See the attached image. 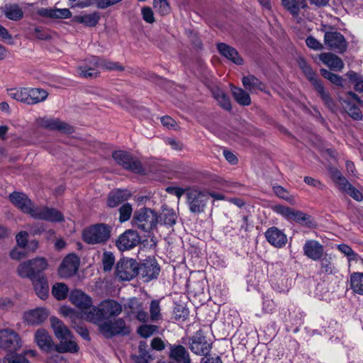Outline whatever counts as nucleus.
Instances as JSON below:
<instances>
[{
	"instance_id": "f257e3e1",
	"label": "nucleus",
	"mask_w": 363,
	"mask_h": 363,
	"mask_svg": "<svg viewBox=\"0 0 363 363\" xmlns=\"http://www.w3.org/2000/svg\"><path fill=\"white\" fill-rule=\"evenodd\" d=\"M23 341L12 328L0 329V348L6 352L4 363H23Z\"/></svg>"
},
{
	"instance_id": "f03ea898",
	"label": "nucleus",
	"mask_w": 363,
	"mask_h": 363,
	"mask_svg": "<svg viewBox=\"0 0 363 363\" xmlns=\"http://www.w3.org/2000/svg\"><path fill=\"white\" fill-rule=\"evenodd\" d=\"M69 300L77 308L79 311L77 312L67 306H62L60 309V313L70 320H74V318H79V319L88 321L87 316L92 315V308L94 307L92 305L91 298L82 291L74 289L69 293Z\"/></svg>"
},
{
	"instance_id": "7ed1b4c3",
	"label": "nucleus",
	"mask_w": 363,
	"mask_h": 363,
	"mask_svg": "<svg viewBox=\"0 0 363 363\" xmlns=\"http://www.w3.org/2000/svg\"><path fill=\"white\" fill-rule=\"evenodd\" d=\"M122 311V306L117 301L107 299L103 301L99 306L92 308V315L87 316L88 321L99 324L106 318L117 316Z\"/></svg>"
},
{
	"instance_id": "20e7f679",
	"label": "nucleus",
	"mask_w": 363,
	"mask_h": 363,
	"mask_svg": "<svg viewBox=\"0 0 363 363\" xmlns=\"http://www.w3.org/2000/svg\"><path fill=\"white\" fill-rule=\"evenodd\" d=\"M30 214L33 218L50 222H59L63 220L62 214L55 208L35 207L32 201L24 196V213Z\"/></svg>"
},
{
	"instance_id": "39448f33",
	"label": "nucleus",
	"mask_w": 363,
	"mask_h": 363,
	"mask_svg": "<svg viewBox=\"0 0 363 363\" xmlns=\"http://www.w3.org/2000/svg\"><path fill=\"white\" fill-rule=\"evenodd\" d=\"M111 233V227L104 223L90 225L83 230V240L88 244L96 245L106 242Z\"/></svg>"
},
{
	"instance_id": "423d86ee",
	"label": "nucleus",
	"mask_w": 363,
	"mask_h": 363,
	"mask_svg": "<svg viewBox=\"0 0 363 363\" xmlns=\"http://www.w3.org/2000/svg\"><path fill=\"white\" fill-rule=\"evenodd\" d=\"M158 214L151 208H142L133 215V223L145 232L155 230L159 224Z\"/></svg>"
},
{
	"instance_id": "0eeeda50",
	"label": "nucleus",
	"mask_w": 363,
	"mask_h": 363,
	"mask_svg": "<svg viewBox=\"0 0 363 363\" xmlns=\"http://www.w3.org/2000/svg\"><path fill=\"white\" fill-rule=\"evenodd\" d=\"M297 62L300 69L302 70V72H303L306 78L308 79V81H310L311 83L313 84L315 89L319 94L320 96L321 97L322 100L324 101L325 105H327L330 108L332 107L333 100L330 96L329 94L325 90L320 80L316 77L315 72L307 64V62L303 57H299L297 59Z\"/></svg>"
},
{
	"instance_id": "6e6552de",
	"label": "nucleus",
	"mask_w": 363,
	"mask_h": 363,
	"mask_svg": "<svg viewBox=\"0 0 363 363\" xmlns=\"http://www.w3.org/2000/svg\"><path fill=\"white\" fill-rule=\"evenodd\" d=\"M297 62L300 69L302 70V72H303L306 78L308 79V81H310L311 83L313 84L315 89L319 94L320 96L321 97L322 100L324 101L325 105H327L330 108L332 107L333 100L330 96L329 94L325 90L320 80L316 77L315 72L307 64V62L303 57H299L297 59Z\"/></svg>"
},
{
	"instance_id": "1a4fd4ad",
	"label": "nucleus",
	"mask_w": 363,
	"mask_h": 363,
	"mask_svg": "<svg viewBox=\"0 0 363 363\" xmlns=\"http://www.w3.org/2000/svg\"><path fill=\"white\" fill-rule=\"evenodd\" d=\"M208 200V192L199 189H188L186 203L191 213H201L204 211Z\"/></svg>"
},
{
	"instance_id": "9d476101",
	"label": "nucleus",
	"mask_w": 363,
	"mask_h": 363,
	"mask_svg": "<svg viewBox=\"0 0 363 363\" xmlns=\"http://www.w3.org/2000/svg\"><path fill=\"white\" fill-rule=\"evenodd\" d=\"M138 272V264L133 259H121L116 264V276L122 281L133 279Z\"/></svg>"
},
{
	"instance_id": "9b49d317",
	"label": "nucleus",
	"mask_w": 363,
	"mask_h": 363,
	"mask_svg": "<svg viewBox=\"0 0 363 363\" xmlns=\"http://www.w3.org/2000/svg\"><path fill=\"white\" fill-rule=\"evenodd\" d=\"M99 331L106 337H111L118 334H127L129 332L128 328L122 318H118L113 321L108 320L97 324Z\"/></svg>"
},
{
	"instance_id": "f8f14e48",
	"label": "nucleus",
	"mask_w": 363,
	"mask_h": 363,
	"mask_svg": "<svg viewBox=\"0 0 363 363\" xmlns=\"http://www.w3.org/2000/svg\"><path fill=\"white\" fill-rule=\"evenodd\" d=\"M113 158L125 169L136 173H140L143 171L141 163L138 160L133 159L129 153L125 151H115L113 153Z\"/></svg>"
},
{
	"instance_id": "ddd939ff",
	"label": "nucleus",
	"mask_w": 363,
	"mask_h": 363,
	"mask_svg": "<svg viewBox=\"0 0 363 363\" xmlns=\"http://www.w3.org/2000/svg\"><path fill=\"white\" fill-rule=\"evenodd\" d=\"M140 237L133 230H127L121 234L116 242V245L120 251L128 250L140 243Z\"/></svg>"
},
{
	"instance_id": "4468645a",
	"label": "nucleus",
	"mask_w": 363,
	"mask_h": 363,
	"mask_svg": "<svg viewBox=\"0 0 363 363\" xmlns=\"http://www.w3.org/2000/svg\"><path fill=\"white\" fill-rule=\"evenodd\" d=\"M79 266V258L75 254L67 255L59 267V274L62 278L69 277L78 270Z\"/></svg>"
},
{
	"instance_id": "2eb2a0df",
	"label": "nucleus",
	"mask_w": 363,
	"mask_h": 363,
	"mask_svg": "<svg viewBox=\"0 0 363 363\" xmlns=\"http://www.w3.org/2000/svg\"><path fill=\"white\" fill-rule=\"evenodd\" d=\"M190 349L191 350L198 355H206L211 350V346L202 335L201 333L197 332L190 340Z\"/></svg>"
},
{
	"instance_id": "dca6fc26",
	"label": "nucleus",
	"mask_w": 363,
	"mask_h": 363,
	"mask_svg": "<svg viewBox=\"0 0 363 363\" xmlns=\"http://www.w3.org/2000/svg\"><path fill=\"white\" fill-rule=\"evenodd\" d=\"M48 267V262L45 258L39 257L24 263V269L27 277L32 279L33 276L44 277L43 272Z\"/></svg>"
},
{
	"instance_id": "f3484780",
	"label": "nucleus",
	"mask_w": 363,
	"mask_h": 363,
	"mask_svg": "<svg viewBox=\"0 0 363 363\" xmlns=\"http://www.w3.org/2000/svg\"><path fill=\"white\" fill-rule=\"evenodd\" d=\"M38 125L40 127L51 130H58L63 133H71L72 128L67 123L55 118H40L37 121Z\"/></svg>"
},
{
	"instance_id": "a211bd4d",
	"label": "nucleus",
	"mask_w": 363,
	"mask_h": 363,
	"mask_svg": "<svg viewBox=\"0 0 363 363\" xmlns=\"http://www.w3.org/2000/svg\"><path fill=\"white\" fill-rule=\"evenodd\" d=\"M284 9L298 22L301 15L308 8L306 0H281Z\"/></svg>"
},
{
	"instance_id": "6ab92c4d",
	"label": "nucleus",
	"mask_w": 363,
	"mask_h": 363,
	"mask_svg": "<svg viewBox=\"0 0 363 363\" xmlns=\"http://www.w3.org/2000/svg\"><path fill=\"white\" fill-rule=\"evenodd\" d=\"M303 250L304 255L314 261L320 259L324 252L323 245L314 240H306Z\"/></svg>"
},
{
	"instance_id": "aec40b11",
	"label": "nucleus",
	"mask_w": 363,
	"mask_h": 363,
	"mask_svg": "<svg viewBox=\"0 0 363 363\" xmlns=\"http://www.w3.org/2000/svg\"><path fill=\"white\" fill-rule=\"evenodd\" d=\"M267 240L272 246L281 248L287 242V237L284 231L277 227H271L265 232Z\"/></svg>"
},
{
	"instance_id": "412c9836",
	"label": "nucleus",
	"mask_w": 363,
	"mask_h": 363,
	"mask_svg": "<svg viewBox=\"0 0 363 363\" xmlns=\"http://www.w3.org/2000/svg\"><path fill=\"white\" fill-rule=\"evenodd\" d=\"M272 210L277 214L281 215L285 219L294 221L297 223L301 222V218L304 215V212L289 208L282 205H275L272 206Z\"/></svg>"
},
{
	"instance_id": "4be33fe9",
	"label": "nucleus",
	"mask_w": 363,
	"mask_h": 363,
	"mask_svg": "<svg viewBox=\"0 0 363 363\" xmlns=\"http://www.w3.org/2000/svg\"><path fill=\"white\" fill-rule=\"evenodd\" d=\"M56 351L60 353L69 352L77 353L79 347L76 342L72 334L59 340V343L55 347Z\"/></svg>"
},
{
	"instance_id": "5701e85b",
	"label": "nucleus",
	"mask_w": 363,
	"mask_h": 363,
	"mask_svg": "<svg viewBox=\"0 0 363 363\" xmlns=\"http://www.w3.org/2000/svg\"><path fill=\"white\" fill-rule=\"evenodd\" d=\"M38 13L45 18H69L72 13L68 9H53V8H40L38 10Z\"/></svg>"
},
{
	"instance_id": "b1692460",
	"label": "nucleus",
	"mask_w": 363,
	"mask_h": 363,
	"mask_svg": "<svg viewBox=\"0 0 363 363\" xmlns=\"http://www.w3.org/2000/svg\"><path fill=\"white\" fill-rule=\"evenodd\" d=\"M139 270L146 281L156 278L160 272V267L154 259L145 260L140 267Z\"/></svg>"
},
{
	"instance_id": "393cba45",
	"label": "nucleus",
	"mask_w": 363,
	"mask_h": 363,
	"mask_svg": "<svg viewBox=\"0 0 363 363\" xmlns=\"http://www.w3.org/2000/svg\"><path fill=\"white\" fill-rule=\"evenodd\" d=\"M127 307L130 309V313L134 314L139 321L145 323L148 320L147 313L145 311L142 303L137 298L129 299Z\"/></svg>"
},
{
	"instance_id": "a878e982",
	"label": "nucleus",
	"mask_w": 363,
	"mask_h": 363,
	"mask_svg": "<svg viewBox=\"0 0 363 363\" xmlns=\"http://www.w3.org/2000/svg\"><path fill=\"white\" fill-rule=\"evenodd\" d=\"M318 57L324 65L334 71H340L344 67L342 60L333 53H321Z\"/></svg>"
},
{
	"instance_id": "bb28decb",
	"label": "nucleus",
	"mask_w": 363,
	"mask_h": 363,
	"mask_svg": "<svg viewBox=\"0 0 363 363\" xmlns=\"http://www.w3.org/2000/svg\"><path fill=\"white\" fill-rule=\"evenodd\" d=\"M33 284L34 289L38 296L41 299H45L49 293V286L47 278L44 277L33 276L30 279Z\"/></svg>"
},
{
	"instance_id": "cd10ccee",
	"label": "nucleus",
	"mask_w": 363,
	"mask_h": 363,
	"mask_svg": "<svg viewBox=\"0 0 363 363\" xmlns=\"http://www.w3.org/2000/svg\"><path fill=\"white\" fill-rule=\"evenodd\" d=\"M35 340L38 347L45 351L50 350L53 344L52 337L44 329H39L36 331Z\"/></svg>"
},
{
	"instance_id": "c85d7f7f",
	"label": "nucleus",
	"mask_w": 363,
	"mask_h": 363,
	"mask_svg": "<svg viewBox=\"0 0 363 363\" xmlns=\"http://www.w3.org/2000/svg\"><path fill=\"white\" fill-rule=\"evenodd\" d=\"M169 357L176 363H190L191 361L188 352L182 345L172 347Z\"/></svg>"
},
{
	"instance_id": "c756f323",
	"label": "nucleus",
	"mask_w": 363,
	"mask_h": 363,
	"mask_svg": "<svg viewBox=\"0 0 363 363\" xmlns=\"http://www.w3.org/2000/svg\"><path fill=\"white\" fill-rule=\"evenodd\" d=\"M50 321L54 334L58 340L72 334L68 328L57 318L52 316Z\"/></svg>"
},
{
	"instance_id": "7c9ffc66",
	"label": "nucleus",
	"mask_w": 363,
	"mask_h": 363,
	"mask_svg": "<svg viewBox=\"0 0 363 363\" xmlns=\"http://www.w3.org/2000/svg\"><path fill=\"white\" fill-rule=\"evenodd\" d=\"M24 102L28 104H35L45 101L48 97V93L45 90L41 89H30L26 93Z\"/></svg>"
},
{
	"instance_id": "2f4dec72",
	"label": "nucleus",
	"mask_w": 363,
	"mask_h": 363,
	"mask_svg": "<svg viewBox=\"0 0 363 363\" xmlns=\"http://www.w3.org/2000/svg\"><path fill=\"white\" fill-rule=\"evenodd\" d=\"M130 196V194L128 190L118 189L111 191L108 198V206L111 208L116 207L123 201L128 200Z\"/></svg>"
},
{
	"instance_id": "473e14b6",
	"label": "nucleus",
	"mask_w": 363,
	"mask_h": 363,
	"mask_svg": "<svg viewBox=\"0 0 363 363\" xmlns=\"http://www.w3.org/2000/svg\"><path fill=\"white\" fill-rule=\"evenodd\" d=\"M94 57H91L90 65H84L77 68V72L78 76L86 79L95 78L98 76L99 72L97 68L99 67L95 65Z\"/></svg>"
},
{
	"instance_id": "72a5a7b5",
	"label": "nucleus",
	"mask_w": 363,
	"mask_h": 363,
	"mask_svg": "<svg viewBox=\"0 0 363 363\" xmlns=\"http://www.w3.org/2000/svg\"><path fill=\"white\" fill-rule=\"evenodd\" d=\"M242 84L251 93L264 89V84L253 75H248L242 78Z\"/></svg>"
},
{
	"instance_id": "f704fd0d",
	"label": "nucleus",
	"mask_w": 363,
	"mask_h": 363,
	"mask_svg": "<svg viewBox=\"0 0 363 363\" xmlns=\"http://www.w3.org/2000/svg\"><path fill=\"white\" fill-rule=\"evenodd\" d=\"M48 314L44 308H36L28 313L26 315V319L28 323L35 325L39 324L44 321Z\"/></svg>"
},
{
	"instance_id": "c9c22d12",
	"label": "nucleus",
	"mask_w": 363,
	"mask_h": 363,
	"mask_svg": "<svg viewBox=\"0 0 363 363\" xmlns=\"http://www.w3.org/2000/svg\"><path fill=\"white\" fill-rule=\"evenodd\" d=\"M220 53L237 65L243 62L242 58L239 55L238 52L234 47H218Z\"/></svg>"
},
{
	"instance_id": "e433bc0d",
	"label": "nucleus",
	"mask_w": 363,
	"mask_h": 363,
	"mask_svg": "<svg viewBox=\"0 0 363 363\" xmlns=\"http://www.w3.org/2000/svg\"><path fill=\"white\" fill-rule=\"evenodd\" d=\"M350 288L359 295L363 296V272H353L350 275Z\"/></svg>"
},
{
	"instance_id": "4c0bfd02",
	"label": "nucleus",
	"mask_w": 363,
	"mask_h": 363,
	"mask_svg": "<svg viewBox=\"0 0 363 363\" xmlns=\"http://www.w3.org/2000/svg\"><path fill=\"white\" fill-rule=\"evenodd\" d=\"M159 216V221L160 224L173 225L176 223L177 214L173 209L168 208H163Z\"/></svg>"
},
{
	"instance_id": "58836bf2",
	"label": "nucleus",
	"mask_w": 363,
	"mask_h": 363,
	"mask_svg": "<svg viewBox=\"0 0 363 363\" xmlns=\"http://www.w3.org/2000/svg\"><path fill=\"white\" fill-rule=\"evenodd\" d=\"M17 245L10 252L11 259L21 262L23 258V232H19L16 235Z\"/></svg>"
},
{
	"instance_id": "ea45409f",
	"label": "nucleus",
	"mask_w": 363,
	"mask_h": 363,
	"mask_svg": "<svg viewBox=\"0 0 363 363\" xmlns=\"http://www.w3.org/2000/svg\"><path fill=\"white\" fill-rule=\"evenodd\" d=\"M232 94L235 101L242 106H248L251 103V99L248 93L239 87H232Z\"/></svg>"
},
{
	"instance_id": "a19ab883",
	"label": "nucleus",
	"mask_w": 363,
	"mask_h": 363,
	"mask_svg": "<svg viewBox=\"0 0 363 363\" xmlns=\"http://www.w3.org/2000/svg\"><path fill=\"white\" fill-rule=\"evenodd\" d=\"M324 38L327 45H341L345 41L343 35L337 31L325 33Z\"/></svg>"
},
{
	"instance_id": "79ce46f5",
	"label": "nucleus",
	"mask_w": 363,
	"mask_h": 363,
	"mask_svg": "<svg viewBox=\"0 0 363 363\" xmlns=\"http://www.w3.org/2000/svg\"><path fill=\"white\" fill-rule=\"evenodd\" d=\"M213 95L222 108L225 110L231 108L230 99L221 89L216 88L213 91Z\"/></svg>"
},
{
	"instance_id": "37998d69",
	"label": "nucleus",
	"mask_w": 363,
	"mask_h": 363,
	"mask_svg": "<svg viewBox=\"0 0 363 363\" xmlns=\"http://www.w3.org/2000/svg\"><path fill=\"white\" fill-rule=\"evenodd\" d=\"M4 13L5 16L11 20H18L23 15L21 8L16 4L6 6Z\"/></svg>"
},
{
	"instance_id": "c03bdc74",
	"label": "nucleus",
	"mask_w": 363,
	"mask_h": 363,
	"mask_svg": "<svg viewBox=\"0 0 363 363\" xmlns=\"http://www.w3.org/2000/svg\"><path fill=\"white\" fill-rule=\"evenodd\" d=\"M52 294L57 300L65 299L68 294V287L63 283H57L52 286Z\"/></svg>"
},
{
	"instance_id": "a18cd8bd",
	"label": "nucleus",
	"mask_w": 363,
	"mask_h": 363,
	"mask_svg": "<svg viewBox=\"0 0 363 363\" xmlns=\"http://www.w3.org/2000/svg\"><path fill=\"white\" fill-rule=\"evenodd\" d=\"M99 16L96 13H90L76 17L77 22L87 26H95L99 21Z\"/></svg>"
},
{
	"instance_id": "49530a36",
	"label": "nucleus",
	"mask_w": 363,
	"mask_h": 363,
	"mask_svg": "<svg viewBox=\"0 0 363 363\" xmlns=\"http://www.w3.org/2000/svg\"><path fill=\"white\" fill-rule=\"evenodd\" d=\"M94 63L99 67L108 70H123L122 66L117 62L99 60L96 57H94Z\"/></svg>"
},
{
	"instance_id": "de8ad7c7",
	"label": "nucleus",
	"mask_w": 363,
	"mask_h": 363,
	"mask_svg": "<svg viewBox=\"0 0 363 363\" xmlns=\"http://www.w3.org/2000/svg\"><path fill=\"white\" fill-rule=\"evenodd\" d=\"M320 73L323 75V77L328 79L333 84L340 86H343L344 79H342V77L333 74L325 69H321Z\"/></svg>"
},
{
	"instance_id": "09e8293b",
	"label": "nucleus",
	"mask_w": 363,
	"mask_h": 363,
	"mask_svg": "<svg viewBox=\"0 0 363 363\" xmlns=\"http://www.w3.org/2000/svg\"><path fill=\"white\" fill-rule=\"evenodd\" d=\"M343 102L346 104L345 108L350 117L355 120H359L362 118V112L359 108L346 100H344Z\"/></svg>"
},
{
	"instance_id": "8fccbe9b",
	"label": "nucleus",
	"mask_w": 363,
	"mask_h": 363,
	"mask_svg": "<svg viewBox=\"0 0 363 363\" xmlns=\"http://www.w3.org/2000/svg\"><path fill=\"white\" fill-rule=\"evenodd\" d=\"M348 78L354 84V89L359 92H363V78L356 72L350 71L347 73Z\"/></svg>"
},
{
	"instance_id": "3c124183",
	"label": "nucleus",
	"mask_w": 363,
	"mask_h": 363,
	"mask_svg": "<svg viewBox=\"0 0 363 363\" xmlns=\"http://www.w3.org/2000/svg\"><path fill=\"white\" fill-rule=\"evenodd\" d=\"M133 212L132 206L128 203L123 204L119 208V220L121 223L125 222L130 219Z\"/></svg>"
},
{
	"instance_id": "603ef678",
	"label": "nucleus",
	"mask_w": 363,
	"mask_h": 363,
	"mask_svg": "<svg viewBox=\"0 0 363 363\" xmlns=\"http://www.w3.org/2000/svg\"><path fill=\"white\" fill-rule=\"evenodd\" d=\"M157 330V327L153 325H142L138 329V334L145 338L150 337Z\"/></svg>"
},
{
	"instance_id": "864d4df0",
	"label": "nucleus",
	"mask_w": 363,
	"mask_h": 363,
	"mask_svg": "<svg viewBox=\"0 0 363 363\" xmlns=\"http://www.w3.org/2000/svg\"><path fill=\"white\" fill-rule=\"evenodd\" d=\"M150 318L152 321H156L160 319V303L157 300L151 301L150 306Z\"/></svg>"
},
{
	"instance_id": "5fc2aeb1",
	"label": "nucleus",
	"mask_w": 363,
	"mask_h": 363,
	"mask_svg": "<svg viewBox=\"0 0 363 363\" xmlns=\"http://www.w3.org/2000/svg\"><path fill=\"white\" fill-rule=\"evenodd\" d=\"M115 258L111 252H105L103 254L102 264L104 271H110L114 264Z\"/></svg>"
},
{
	"instance_id": "6e6d98bb",
	"label": "nucleus",
	"mask_w": 363,
	"mask_h": 363,
	"mask_svg": "<svg viewBox=\"0 0 363 363\" xmlns=\"http://www.w3.org/2000/svg\"><path fill=\"white\" fill-rule=\"evenodd\" d=\"M154 9L162 15L168 13L170 9L167 0H154Z\"/></svg>"
},
{
	"instance_id": "4d7b16f0",
	"label": "nucleus",
	"mask_w": 363,
	"mask_h": 363,
	"mask_svg": "<svg viewBox=\"0 0 363 363\" xmlns=\"http://www.w3.org/2000/svg\"><path fill=\"white\" fill-rule=\"evenodd\" d=\"M11 203L16 208L23 210V194L18 191H14L9 196Z\"/></svg>"
},
{
	"instance_id": "13d9d810",
	"label": "nucleus",
	"mask_w": 363,
	"mask_h": 363,
	"mask_svg": "<svg viewBox=\"0 0 363 363\" xmlns=\"http://www.w3.org/2000/svg\"><path fill=\"white\" fill-rule=\"evenodd\" d=\"M76 318H74V320H71L72 327L76 330L79 335L82 336L84 340H89V335L87 329L84 327V325L82 323L77 325L75 323Z\"/></svg>"
},
{
	"instance_id": "bf43d9fd",
	"label": "nucleus",
	"mask_w": 363,
	"mask_h": 363,
	"mask_svg": "<svg viewBox=\"0 0 363 363\" xmlns=\"http://www.w3.org/2000/svg\"><path fill=\"white\" fill-rule=\"evenodd\" d=\"M298 224L309 228H313L317 226V223L315 221V220L312 218L311 216L307 213H304V215L301 218V222H299Z\"/></svg>"
},
{
	"instance_id": "052dcab7",
	"label": "nucleus",
	"mask_w": 363,
	"mask_h": 363,
	"mask_svg": "<svg viewBox=\"0 0 363 363\" xmlns=\"http://www.w3.org/2000/svg\"><path fill=\"white\" fill-rule=\"evenodd\" d=\"M274 192L279 198L283 199L287 201H291V197L289 195L286 189L280 186H276L273 187Z\"/></svg>"
},
{
	"instance_id": "680f3d73",
	"label": "nucleus",
	"mask_w": 363,
	"mask_h": 363,
	"mask_svg": "<svg viewBox=\"0 0 363 363\" xmlns=\"http://www.w3.org/2000/svg\"><path fill=\"white\" fill-rule=\"evenodd\" d=\"M275 308V303L273 300L269 298H263L262 310L264 313H271Z\"/></svg>"
},
{
	"instance_id": "e2e57ef3",
	"label": "nucleus",
	"mask_w": 363,
	"mask_h": 363,
	"mask_svg": "<svg viewBox=\"0 0 363 363\" xmlns=\"http://www.w3.org/2000/svg\"><path fill=\"white\" fill-rule=\"evenodd\" d=\"M321 271L327 274H331L333 270V264L330 262V259L324 258L321 259L320 262Z\"/></svg>"
},
{
	"instance_id": "0e129e2a",
	"label": "nucleus",
	"mask_w": 363,
	"mask_h": 363,
	"mask_svg": "<svg viewBox=\"0 0 363 363\" xmlns=\"http://www.w3.org/2000/svg\"><path fill=\"white\" fill-rule=\"evenodd\" d=\"M161 123L163 126L168 129H176L177 122L172 118L166 116L161 118Z\"/></svg>"
},
{
	"instance_id": "69168bd1",
	"label": "nucleus",
	"mask_w": 363,
	"mask_h": 363,
	"mask_svg": "<svg viewBox=\"0 0 363 363\" xmlns=\"http://www.w3.org/2000/svg\"><path fill=\"white\" fill-rule=\"evenodd\" d=\"M166 191L171 194L175 195L179 199L186 191L187 192L188 189L178 186H169L166 189Z\"/></svg>"
},
{
	"instance_id": "338daca9",
	"label": "nucleus",
	"mask_w": 363,
	"mask_h": 363,
	"mask_svg": "<svg viewBox=\"0 0 363 363\" xmlns=\"http://www.w3.org/2000/svg\"><path fill=\"white\" fill-rule=\"evenodd\" d=\"M143 19L147 22L152 23L154 22L153 12L150 8H143L142 9Z\"/></svg>"
},
{
	"instance_id": "774afa93",
	"label": "nucleus",
	"mask_w": 363,
	"mask_h": 363,
	"mask_svg": "<svg viewBox=\"0 0 363 363\" xmlns=\"http://www.w3.org/2000/svg\"><path fill=\"white\" fill-rule=\"evenodd\" d=\"M9 96L18 101H23V91L21 89H10L8 90Z\"/></svg>"
}]
</instances>
